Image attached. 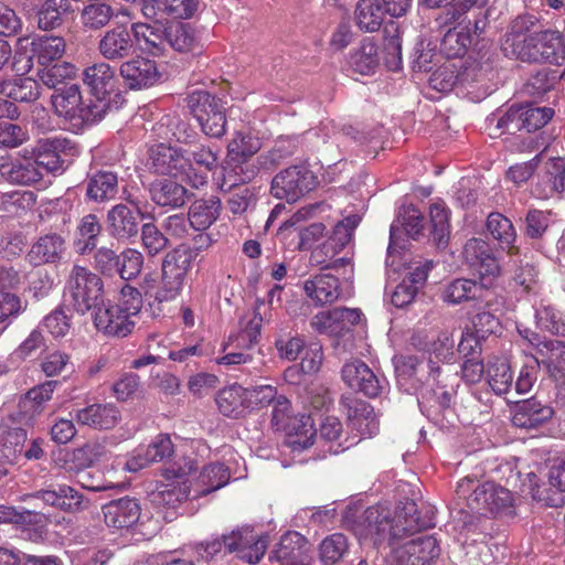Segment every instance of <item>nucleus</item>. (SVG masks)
<instances>
[{"instance_id":"14","label":"nucleus","mask_w":565,"mask_h":565,"mask_svg":"<svg viewBox=\"0 0 565 565\" xmlns=\"http://www.w3.org/2000/svg\"><path fill=\"white\" fill-rule=\"evenodd\" d=\"M126 87L132 90L146 89L160 82L161 74L153 60L137 56L128 58L119 67Z\"/></svg>"},{"instance_id":"1","label":"nucleus","mask_w":565,"mask_h":565,"mask_svg":"<svg viewBox=\"0 0 565 565\" xmlns=\"http://www.w3.org/2000/svg\"><path fill=\"white\" fill-rule=\"evenodd\" d=\"M193 252L188 245L181 244L173 248L162 259L161 285L154 279L145 278L141 288L146 300L152 306L175 299L184 285L185 277L192 268Z\"/></svg>"},{"instance_id":"13","label":"nucleus","mask_w":565,"mask_h":565,"mask_svg":"<svg viewBox=\"0 0 565 565\" xmlns=\"http://www.w3.org/2000/svg\"><path fill=\"white\" fill-rule=\"evenodd\" d=\"M489 0H455L445 13V24L458 23L472 26L479 35L488 25Z\"/></svg>"},{"instance_id":"3","label":"nucleus","mask_w":565,"mask_h":565,"mask_svg":"<svg viewBox=\"0 0 565 565\" xmlns=\"http://www.w3.org/2000/svg\"><path fill=\"white\" fill-rule=\"evenodd\" d=\"M186 106L205 136L220 139L226 134V102L221 97L205 89H194L186 97Z\"/></svg>"},{"instance_id":"17","label":"nucleus","mask_w":565,"mask_h":565,"mask_svg":"<svg viewBox=\"0 0 565 565\" xmlns=\"http://www.w3.org/2000/svg\"><path fill=\"white\" fill-rule=\"evenodd\" d=\"M96 329L109 337L124 338L131 333L135 322L128 320L120 306L103 301L93 312Z\"/></svg>"},{"instance_id":"19","label":"nucleus","mask_w":565,"mask_h":565,"mask_svg":"<svg viewBox=\"0 0 565 565\" xmlns=\"http://www.w3.org/2000/svg\"><path fill=\"white\" fill-rule=\"evenodd\" d=\"M511 492L493 482L478 486L468 498V504L480 514L494 513L512 505Z\"/></svg>"},{"instance_id":"29","label":"nucleus","mask_w":565,"mask_h":565,"mask_svg":"<svg viewBox=\"0 0 565 565\" xmlns=\"http://www.w3.org/2000/svg\"><path fill=\"white\" fill-rule=\"evenodd\" d=\"M565 191V160L552 158L545 162L534 193L539 199H551Z\"/></svg>"},{"instance_id":"28","label":"nucleus","mask_w":565,"mask_h":565,"mask_svg":"<svg viewBox=\"0 0 565 565\" xmlns=\"http://www.w3.org/2000/svg\"><path fill=\"white\" fill-rule=\"evenodd\" d=\"M105 523L115 529H128L140 519L141 509L136 499L124 497L103 505Z\"/></svg>"},{"instance_id":"4","label":"nucleus","mask_w":565,"mask_h":565,"mask_svg":"<svg viewBox=\"0 0 565 565\" xmlns=\"http://www.w3.org/2000/svg\"><path fill=\"white\" fill-rule=\"evenodd\" d=\"M359 215H349L339 221L331 235L320 245L311 250L310 264L321 267L322 269L339 270L340 268L351 265V259L347 256L337 257L351 242L353 232L360 223Z\"/></svg>"},{"instance_id":"16","label":"nucleus","mask_w":565,"mask_h":565,"mask_svg":"<svg viewBox=\"0 0 565 565\" xmlns=\"http://www.w3.org/2000/svg\"><path fill=\"white\" fill-rule=\"evenodd\" d=\"M440 555L437 540L431 535L413 539L395 550L396 565H431Z\"/></svg>"},{"instance_id":"27","label":"nucleus","mask_w":565,"mask_h":565,"mask_svg":"<svg viewBox=\"0 0 565 565\" xmlns=\"http://www.w3.org/2000/svg\"><path fill=\"white\" fill-rule=\"evenodd\" d=\"M554 415V409L536 397L520 401L514 406L512 424L515 427L534 429L546 422Z\"/></svg>"},{"instance_id":"25","label":"nucleus","mask_w":565,"mask_h":565,"mask_svg":"<svg viewBox=\"0 0 565 565\" xmlns=\"http://www.w3.org/2000/svg\"><path fill=\"white\" fill-rule=\"evenodd\" d=\"M85 188L87 202L107 203L117 196L119 190L118 174L110 170H96L87 174Z\"/></svg>"},{"instance_id":"50","label":"nucleus","mask_w":565,"mask_h":565,"mask_svg":"<svg viewBox=\"0 0 565 565\" xmlns=\"http://www.w3.org/2000/svg\"><path fill=\"white\" fill-rule=\"evenodd\" d=\"M106 454V447L104 444L94 440L84 444L83 446L75 448L68 454L70 470H83L92 467Z\"/></svg>"},{"instance_id":"8","label":"nucleus","mask_w":565,"mask_h":565,"mask_svg":"<svg viewBox=\"0 0 565 565\" xmlns=\"http://www.w3.org/2000/svg\"><path fill=\"white\" fill-rule=\"evenodd\" d=\"M150 169L162 175L179 177L186 174L192 186L199 189L207 183L206 174L194 173L193 179L188 173V161L182 149L160 143L150 150Z\"/></svg>"},{"instance_id":"6","label":"nucleus","mask_w":565,"mask_h":565,"mask_svg":"<svg viewBox=\"0 0 565 565\" xmlns=\"http://www.w3.org/2000/svg\"><path fill=\"white\" fill-rule=\"evenodd\" d=\"M67 289L74 309L81 315L94 311L105 300L102 278L83 266L75 265L72 268Z\"/></svg>"},{"instance_id":"49","label":"nucleus","mask_w":565,"mask_h":565,"mask_svg":"<svg viewBox=\"0 0 565 565\" xmlns=\"http://www.w3.org/2000/svg\"><path fill=\"white\" fill-rule=\"evenodd\" d=\"M297 148L298 142L295 138H279L271 149L258 156V163L264 171H271L291 158Z\"/></svg>"},{"instance_id":"22","label":"nucleus","mask_w":565,"mask_h":565,"mask_svg":"<svg viewBox=\"0 0 565 565\" xmlns=\"http://www.w3.org/2000/svg\"><path fill=\"white\" fill-rule=\"evenodd\" d=\"M463 257L469 266L475 267L480 278L492 279L500 274V265L488 242L482 238H470L463 246Z\"/></svg>"},{"instance_id":"10","label":"nucleus","mask_w":565,"mask_h":565,"mask_svg":"<svg viewBox=\"0 0 565 565\" xmlns=\"http://www.w3.org/2000/svg\"><path fill=\"white\" fill-rule=\"evenodd\" d=\"M75 150L74 143L66 138H43L38 141L36 156L33 160L38 169L61 174L68 167V157L73 156Z\"/></svg>"},{"instance_id":"39","label":"nucleus","mask_w":565,"mask_h":565,"mask_svg":"<svg viewBox=\"0 0 565 565\" xmlns=\"http://www.w3.org/2000/svg\"><path fill=\"white\" fill-rule=\"evenodd\" d=\"M56 114L68 119L78 118L83 105L82 94L76 84H64L51 96Z\"/></svg>"},{"instance_id":"31","label":"nucleus","mask_w":565,"mask_h":565,"mask_svg":"<svg viewBox=\"0 0 565 565\" xmlns=\"http://www.w3.org/2000/svg\"><path fill=\"white\" fill-rule=\"evenodd\" d=\"M303 290L316 306L330 305L341 295L339 278L330 274H318L307 279Z\"/></svg>"},{"instance_id":"20","label":"nucleus","mask_w":565,"mask_h":565,"mask_svg":"<svg viewBox=\"0 0 565 565\" xmlns=\"http://www.w3.org/2000/svg\"><path fill=\"white\" fill-rule=\"evenodd\" d=\"M66 239L58 233L40 236L31 246L25 259L33 267L57 264L66 254Z\"/></svg>"},{"instance_id":"63","label":"nucleus","mask_w":565,"mask_h":565,"mask_svg":"<svg viewBox=\"0 0 565 565\" xmlns=\"http://www.w3.org/2000/svg\"><path fill=\"white\" fill-rule=\"evenodd\" d=\"M423 362L416 355H399L395 358V372L398 382L411 381L412 387L416 388L423 382Z\"/></svg>"},{"instance_id":"41","label":"nucleus","mask_w":565,"mask_h":565,"mask_svg":"<svg viewBox=\"0 0 565 565\" xmlns=\"http://www.w3.org/2000/svg\"><path fill=\"white\" fill-rule=\"evenodd\" d=\"M234 535L237 543L234 553L250 565L257 564L265 554L266 541L257 539L249 527L236 530Z\"/></svg>"},{"instance_id":"60","label":"nucleus","mask_w":565,"mask_h":565,"mask_svg":"<svg viewBox=\"0 0 565 565\" xmlns=\"http://www.w3.org/2000/svg\"><path fill=\"white\" fill-rule=\"evenodd\" d=\"M520 126L527 132L536 131L544 127L554 116L551 107H534L531 104L520 105Z\"/></svg>"},{"instance_id":"18","label":"nucleus","mask_w":565,"mask_h":565,"mask_svg":"<svg viewBox=\"0 0 565 565\" xmlns=\"http://www.w3.org/2000/svg\"><path fill=\"white\" fill-rule=\"evenodd\" d=\"M490 282L482 278L479 281L470 278H455L441 287L440 299L449 306L481 300Z\"/></svg>"},{"instance_id":"15","label":"nucleus","mask_w":565,"mask_h":565,"mask_svg":"<svg viewBox=\"0 0 565 565\" xmlns=\"http://www.w3.org/2000/svg\"><path fill=\"white\" fill-rule=\"evenodd\" d=\"M412 344L416 349L429 353L427 363L429 379L441 375L443 371L439 363H449L455 356V341L452 333L448 330L440 331L437 338L430 342H424L419 334L413 335Z\"/></svg>"},{"instance_id":"40","label":"nucleus","mask_w":565,"mask_h":565,"mask_svg":"<svg viewBox=\"0 0 565 565\" xmlns=\"http://www.w3.org/2000/svg\"><path fill=\"white\" fill-rule=\"evenodd\" d=\"M536 365H543L550 375L556 376L565 367V342L559 340H546L537 344Z\"/></svg>"},{"instance_id":"26","label":"nucleus","mask_w":565,"mask_h":565,"mask_svg":"<svg viewBox=\"0 0 565 565\" xmlns=\"http://www.w3.org/2000/svg\"><path fill=\"white\" fill-rule=\"evenodd\" d=\"M82 78L93 96H111L117 89L116 70L105 60L85 67Z\"/></svg>"},{"instance_id":"45","label":"nucleus","mask_w":565,"mask_h":565,"mask_svg":"<svg viewBox=\"0 0 565 565\" xmlns=\"http://www.w3.org/2000/svg\"><path fill=\"white\" fill-rule=\"evenodd\" d=\"M218 411L228 417H237L243 414L247 406L245 387L233 384L224 387L216 395Z\"/></svg>"},{"instance_id":"9","label":"nucleus","mask_w":565,"mask_h":565,"mask_svg":"<svg viewBox=\"0 0 565 565\" xmlns=\"http://www.w3.org/2000/svg\"><path fill=\"white\" fill-rule=\"evenodd\" d=\"M316 186L315 174L305 166H291L271 181V194L287 202H296Z\"/></svg>"},{"instance_id":"47","label":"nucleus","mask_w":565,"mask_h":565,"mask_svg":"<svg viewBox=\"0 0 565 565\" xmlns=\"http://www.w3.org/2000/svg\"><path fill=\"white\" fill-rule=\"evenodd\" d=\"M384 18V11L377 0H360L354 10L356 26L363 32L380 30Z\"/></svg>"},{"instance_id":"21","label":"nucleus","mask_w":565,"mask_h":565,"mask_svg":"<svg viewBox=\"0 0 565 565\" xmlns=\"http://www.w3.org/2000/svg\"><path fill=\"white\" fill-rule=\"evenodd\" d=\"M74 419L81 426L108 430L121 420L119 408L113 403H94L75 411Z\"/></svg>"},{"instance_id":"59","label":"nucleus","mask_w":565,"mask_h":565,"mask_svg":"<svg viewBox=\"0 0 565 565\" xmlns=\"http://www.w3.org/2000/svg\"><path fill=\"white\" fill-rule=\"evenodd\" d=\"M488 383L497 395H502L510 391L513 384V374L507 361L495 360L489 363Z\"/></svg>"},{"instance_id":"30","label":"nucleus","mask_w":565,"mask_h":565,"mask_svg":"<svg viewBox=\"0 0 565 565\" xmlns=\"http://www.w3.org/2000/svg\"><path fill=\"white\" fill-rule=\"evenodd\" d=\"M135 44L154 56L163 55L167 51V25L163 23L135 22L131 24Z\"/></svg>"},{"instance_id":"62","label":"nucleus","mask_w":565,"mask_h":565,"mask_svg":"<svg viewBox=\"0 0 565 565\" xmlns=\"http://www.w3.org/2000/svg\"><path fill=\"white\" fill-rule=\"evenodd\" d=\"M230 480L228 469L223 463L205 466L200 473L199 483L203 487L200 494H209L224 487Z\"/></svg>"},{"instance_id":"23","label":"nucleus","mask_w":565,"mask_h":565,"mask_svg":"<svg viewBox=\"0 0 565 565\" xmlns=\"http://www.w3.org/2000/svg\"><path fill=\"white\" fill-rule=\"evenodd\" d=\"M263 167L256 159H244L227 153V159L223 166V179L221 188L224 191H232L242 184L254 180Z\"/></svg>"},{"instance_id":"12","label":"nucleus","mask_w":565,"mask_h":565,"mask_svg":"<svg viewBox=\"0 0 565 565\" xmlns=\"http://www.w3.org/2000/svg\"><path fill=\"white\" fill-rule=\"evenodd\" d=\"M99 55L107 62L128 60L136 52V44L131 28L118 24L104 32L97 43Z\"/></svg>"},{"instance_id":"56","label":"nucleus","mask_w":565,"mask_h":565,"mask_svg":"<svg viewBox=\"0 0 565 565\" xmlns=\"http://www.w3.org/2000/svg\"><path fill=\"white\" fill-rule=\"evenodd\" d=\"M430 235L438 247H445L449 238V211L443 203L430 205Z\"/></svg>"},{"instance_id":"54","label":"nucleus","mask_w":565,"mask_h":565,"mask_svg":"<svg viewBox=\"0 0 565 565\" xmlns=\"http://www.w3.org/2000/svg\"><path fill=\"white\" fill-rule=\"evenodd\" d=\"M384 61L391 71H397L402 65V39L398 25L394 22L384 28Z\"/></svg>"},{"instance_id":"61","label":"nucleus","mask_w":565,"mask_h":565,"mask_svg":"<svg viewBox=\"0 0 565 565\" xmlns=\"http://www.w3.org/2000/svg\"><path fill=\"white\" fill-rule=\"evenodd\" d=\"M557 79L556 71L542 68L529 77L524 84V93L533 98H540L554 88Z\"/></svg>"},{"instance_id":"35","label":"nucleus","mask_w":565,"mask_h":565,"mask_svg":"<svg viewBox=\"0 0 565 565\" xmlns=\"http://www.w3.org/2000/svg\"><path fill=\"white\" fill-rule=\"evenodd\" d=\"M393 536L402 539L430 526V520L422 518L414 500H406L396 511Z\"/></svg>"},{"instance_id":"43","label":"nucleus","mask_w":565,"mask_h":565,"mask_svg":"<svg viewBox=\"0 0 565 565\" xmlns=\"http://www.w3.org/2000/svg\"><path fill=\"white\" fill-rule=\"evenodd\" d=\"M308 551L307 539L298 532H287L280 537L275 548L274 557L286 564H296L302 561V556Z\"/></svg>"},{"instance_id":"24","label":"nucleus","mask_w":565,"mask_h":565,"mask_svg":"<svg viewBox=\"0 0 565 565\" xmlns=\"http://www.w3.org/2000/svg\"><path fill=\"white\" fill-rule=\"evenodd\" d=\"M0 161V177L11 184L32 185L43 178L42 171L31 158L8 154Z\"/></svg>"},{"instance_id":"11","label":"nucleus","mask_w":565,"mask_h":565,"mask_svg":"<svg viewBox=\"0 0 565 565\" xmlns=\"http://www.w3.org/2000/svg\"><path fill=\"white\" fill-rule=\"evenodd\" d=\"M343 382L352 390L375 398L385 390L386 381L377 376L362 360L347 362L341 370Z\"/></svg>"},{"instance_id":"58","label":"nucleus","mask_w":565,"mask_h":565,"mask_svg":"<svg viewBox=\"0 0 565 565\" xmlns=\"http://www.w3.org/2000/svg\"><path fill=\"white\" fill-rule=\"evenodd\" d=\"M349 552L348 539L342 533L327 536L319 545L320 559L324 565H333Z\"/></svg>"},{"instance_id":"32","label":"nucleus","mask_w":565,"mask_h":565,"mask_svg":"<svg viewBox=\"0 0 565 565\" xmlns=\"http://www.w3.org/2000/svg\"><path fill=\"white\" fill-rule=\"evenodd\" d=\"M29 50L28 63L36 61L42 66H49L62 58L66 50V42L57 35H35L31 39Z\"/></svg>"},{"instance_id":"38","label":"nucleus","mask_w":565,"mask_h":565,"mask_svg":"<svg viewBox=\"0 0 565 565\" xmlns=\"http://www.w3.org/2000/svg\"><path fill=\"white\" fill-rule=\"evenodd\" d=\"M221 200L211 195L195 200L189 209L191 228L194 231L207 230L220 216Z\"/></svg>"},{"instance_id":"46","label":"nucleus","mask_w":565,"mask_h":565,"mask_svg":"<svg viewBox=\"0 0 565 565\" xmlns=\"http://www.w3.org/2000/svg\"><path fill=\"white\" fill-rule=\"evenodd\" d=\"M289 446L294 450H303L313 444L317 429L313 426V419L309 415L295 417L288 423Z\"/></svg>"},{"instance_id":"36","label":"nucleus","mask_w":565,"mask_h":565,"mask_svg":"<svg viewBox=\"0 0 565 565\" xmlns=\"http://www.w3.org/2000/svg\"><path fill=\"white\" fill-rule=\"evenodd\" d=\"M487 230L508 254L518 255L520 253L515 245L516 231L510 218L499 212H492L487 217Z\"/></svg>"},{"instance_id":"64","label":"nucleus","mask_w":565,"mask_h":565,"mask_svg":"<svg viewBox=\"0 0 565 565\" xmlns=\"http://www.w3.org/2000/svg\"><path fill=\"white\" fill-rule=\"evenodd\" d=\"M92 253L93 267L96 271L110 278L117 276L120 256L116 249L109 246H96Z\"/></svg>"},{"instance_id":"33","label":"nucleus","mask_w":565,"mask_h":565,"mask_svg":"<svg viewBox=\"0 0 565 565\" xmlns=\"http://www.w3.org/2000/svg\"><path fill=\"white\" fill-rule=\"evenodd\" d=\"M348 419L353 429L362 437H372L379 430V420L373 407L359 398H345Z\"/></svg>"},{"instance_id":"55","label":"nucleus","mask_w":565,"mask_h":565,"mask_svg":"<svg viewBox=\"0 0 565 565\" xmlns=\"http://www.w3.org/2000/svg\"><path fill=\"white\" fill-rule=\"evenodd\" d=\"M184 159L188 161V171L195 164L207 172H213L220 166V149H213L205 145H196L183 150Z\"/></svg>"},{"instance_id":"7","label":"nucleus","mask_w":565,"mask_h":565,"mask_svg":"<svg viewBox=\"0 0 565 565\" xmlns=\"http://www.w3.org/2000/svg\"><path fill=\"white\" fill-rule=\"evenodd\" d=\"M127 201L128 204L118 203L111 206L106 214L108 235L118 242L136 238L143 218L139 201L132 198H128Z\"/></svg>"},{"instance_id":"53","label":"nucleus","mask_w":565,"mask_h":565,"mask_svg":"<svg viewBox=\"0 0 565 565\" xmlns=\"http://www.w3.org/2000/svg\"><path fill=\"white\" fill-rule=\"evenodd\" d=\"M195 46L196 38L190 24L177 22L167 25V49L185 53L193 51Z\"/></svg>"},{"instance_id":"44","label":"nucleus","mask_w":565,"mask_h":565,"mask_svg":"<svg viewBox=\"0 0 565 565\" xmlns=\"http://www.w3.org/2000/svg\"><path fill=\"white\" fill-rule=\"evenodd\" d=\"M492 75L493 68L488 61L467 60L459 66V84L465 87L480 86L484 93L489 89Z\"/></svg>"},{"instance_id":"51","label":"nucleus","mask_w":565,"mask_h":565,"mask_svg":"<svg viewBox=\"0 0 565 565\" xmlns=\"http://www.w3.org/2000/svg\"><path fill=\"white\" fill-rule=\"evenodd\" d=\"M71 11L67 0H45L38 11V26L53 30L63 23V17Z\"/></svg>"},{"instance_id":"34","label":"nucleus","mask_w":565,"mask_h":565,"mask_svg":"<svg viewBox=\"0 0 565 565\" xmlns=\"http://www.w3.org/2000/svg\"><path fill=\"white\" fill-rule=\"evenodd\" d=\"M149 193L152 202L162 207H181L190 199L189 191L170 179H158L151 182Z\"/></svg>"},{"instance_id":"2","label":"nucleus","mask_w":565,"mask_h":565,"mask_svg":"<svg viewBox=\"0 0 565 565\" xmlns=\"http://www.w3.org/2000/svg\"><path fill=\"white\" fill-rule=\"evenodd\" d=\"M511 53L523 62H546L555 65L565 63V38L555 30L532 32L521 36L512 34L507 38Z\"/></svg>"},{"instance_id":"42","label":"nucleus","mask_w":565,"mask_h":565,"mask_svg":"<svg viewBox=\"0 0 565 565\" xmlns=\"http://www.w3.org/2000/svg\"><path fill=\"white\" fill-rule=\"evenodd\" d=\"M0 95L19 103H33L41 96V85L31 77L3 81L0 83Z\"/></svg>"},{"instance_id":"5","label":"nucleus","mask_w":565,"mask_h":565,"mask_svg":"<svg viewBox=\"0 0 565 565\" xmlns=\"http://www.w3.org/2000/svg\"><path fill=\"white\" fill-rule=\"evenodd\" d=\"M344 524L360 539H373L382 542L385 539L398 540L393 536L394 523L388 509L374 505L364 511L358 508L348 509L343 515Z\"/></svg>"},{"instance_id":"37","label":"nucleus","mask_w":565,"mask_h":565,"mask_svg":"<svg viewBox=\"0 0 565 565\" xmlns=\"http://www.w3.org/2000/svg\"><path fill=\"white\" fill-rule=\"evenodd\" d=\"M102 232L103 225L96 214L89 213L84 215L76 227L74 248L77 254L82 256L92 254L98 245Z\"/></svg>"},{"instance_id":"52","label":"nucleus","mask_w":565,"mask_h":565,"mask_svg":"<svg viewBox=\"0 0 565 565\" xmlns=\"http://www.w3.org/2000/svg\"><path fill=\"white\" fill-rule=\"evenodd\" d=\"M117 100L111 96H93L83 102L78 119L84 124H94L102 120L113 109H118Z\"/></svg>"},{"instance_id":"48","label":"nucleus","mask_w":565,"mask_h":565,"mask_svg":"<svg viewBox=\"0 0 565 565\" xmlns=\"http://www.w3.org/2000/svg\"><path fill=\"white\" fill-rule=\"evenodd\" d=\"M472 26H454L449 29L441 39L440 52L447 58H457L465 55L471 44L470 29Z\"/></svg>"},{"instance_id":"57","label":"nucleus","mask_w":565,"mask_h":565,"mask_svg":"<svg viewBox=\"0 0 565 565\" xmlns=\"http://www.w3.org/2000/svg\"><path fill=\"white\" fill-rule=\"evenodd\" d=\"M236 544L234 531H232L227 535H222L221 539L196 544L195 552L202 559L209 561L234 553Z\"/></svg>"}]
</instances>
